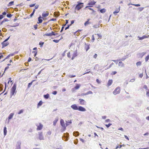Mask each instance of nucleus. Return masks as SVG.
<instances>
[{
    "label": "nucleus",
    "instance_id": "obj_15",
    "mask_svg": "<svg viewBox=\"0 0 149 149\" xmlns=\"http://www.w3.org/2000/svg\"><path fill=\"white\" fill-rule=\"evenodd\" d=\"M113 83V80L112 79H109L107 84V86L109 87L111 86Z\"/></svg>",
    "mask_w": 149,
    "mask_h": 149
},
{
    "label": "nucleus",
    "instance_id": "obj_56",
    "mask_svg": "<svg viewBox=\"0 0 149 149\" xmlns=\"http://www.w3.org/2000/svg\"><path fill=\"white\" fill-rule=\"evenodd\" d=\"M96 82L98 84H100L101 83V82L100 80H99L98 79H97L96 80Z\"/></svg>",
    "mask_w": 149,
    "mask_h": 149
},
{
    "label": "nucleus",
    "instance_id": "obj_9",
    "mask_svg": "<svg viewBox=\"0 0 149 149\" xmlns=\"http://www.w3.org/2000/svg\"><path fill=\"white\" fill-rule=\"evenodd\" d=\"M149 37V35H146L143 36L142 37H139V40H142L144 39L148 38Z\"/></svg>",
    "mask_w": 149,
    "mask_h": 149
},
{
    "label": "nucleus",
    "instance_id": "obj_3",
    "mask_svg": "<svg viewBox=\"0 0 149 149\" xmlns=\"http://www.w3.org/2000/svg\"><path fill=\"white\" fill-rule=\"evenodd\" d=\"M60 122L61 125L62 127V129L61 130V131L63 132L65 130V126L64 124V122L63 119H61Z\"/></svg>",
    "mask_w": 149,
    "mask_h": 149
},
{
    "label": "nucleus",
    "instance_id": "obj_7",
    "mask_svg": "<svg viewBox=\"0 0 149 149\" xmlns=\"http://www.w3.org/2000/svg\"><path fill=\"white\" fill-rule=\"evenodd\" d=\"M39 139L40 140H42L44 139V137L42 135V132H38Z\"/></svg>",
    "mask_w": 149,
    "mask_h": 149
},
{
    "label": "nucleus",
    "instance_id": "obj_28",
    "mask_svg": "<svg viewBox=\"0 0 149 149\" xmlns=\"http://www.w3.org/2000/svg\"><path fill=\"white\" fill-rule=\"evenodd\" d=\"M35 11H36V10L35 9H33V11L32 12V13L30 14V17L31 18V17L33 16L35 12Z\"/></svg>",
    "mask_w": 149,
    "mask_h": 149
},
{
    "label": "nucleus",
    "instance_id": "obj_46",
    "mask_svg": "<svg viewBox=\"0 0 149 149\" xmlns=\"http://www.w3.org/2000/svg\"><path fill=\"white\" fill-rule=\"evenodd\" d=\"M112 125V124L111 123H109L108 124H107V125H105V126H106L107 127V128H108L111 125Z\"/></svg>",
    "mask_w": 149,
    "mask_h": 149
},
{
    "label": "nucleus",
    "instance_id": "obj_50",
    "mask_svg": "<svg viewBox=\"0 0 149 149\" xmlns=\"http://www.w3.org/2000/svg\"><path fill=\"white\" fill-rule=\"evenodd\" d=\"M52 93L54 95H56L57 93V92L56 91H53Z\"/></svg>",
    "mask_w": 149,
    "mask_h": 149
},
{
    "label": "nucleus",
    "instance_id": "obj_34",
    "mask_svg": "<svg viewBox=\"0 0 149 149\" xmlns=\"http://www.w3.org/2000/svg\"><path fill=\"white\" fill-rule=\"evenodd\" d=\"M3 85L1 84H0V92L2 91L3 90Z\"/></svg>",
    "mask_w": 149,
    "mask_h": 149
},
{
    "label": "nucleus",
    "instance_id": "obj_36",
    "mask_svg": "<svg viewBox=\"0 0 149 149\" xmlns=\"http://www.w3.org/2000/svg\"><path fill=\"white\" fill-rule=\"evenodd\" d=\"M44 44V42H40L39 43V45H40V47H42L43 46V44Z\"/></svg>",
    "mask_w": 149,
    "mask_h": 149
},
{
    "label": "nucleus",
    "instance_id": "obj_17",
    "mask_svg": "<svg viewBox=\"0 0 149 149\" xmlns=\"http://www.w3.org/2000/svg\"><path fill=\"white\" fill-rule=\"evenodd\" d=\"M46 13H43L42 14V16L43 17H47V16H48V15H49L48 12L46 11Z\"/></svg>",
    "mask_w": 149,
    "mask_h": 149
},
{
    "label": "nucleus",
    "instance_id": "obj_1",
    "mask_svg": "<svg viewBox=\"0 0 149 149\" xmlns=\"http://www.w3.org/2000/svg\"><path fill=\"white\" fill-rule=\"evenodd\" d=\"M16 84H15L11 89V98L12 96L14 95L15 94L16 92Z\"/></svg>",
    "mask_w": 149,
    "mask_h": 149
},
{
    "label": "nucleus",
    "instance_id": "obj_37",
    "mask_svg": "<svg viewBox=\"0 0 149 149\" xmlns=\"http://www.w3.org/2000/svg\"><path fill=\"white\" fill-rule=\"evenodd\" d=\"M44 36H52V34H51V33H45V35H44Z\"/></svg>",
    "mask_w": 149,
    "mask_h": 149
},
{
    "label": "nucleus",
    "instance_id": "obj_18",
    "mask_svg": "<svg viewBox=\"0 0 149 149\" xmlns=\"http://www.w3.org/2000/svg\"><path fill=\"white\" fill-rule=\"evenodd\" d=\"M58 120V118L57 117L55 118V120L53 121V125H56V123Z\"/></svg>",
    "mask_w": 149,
    "mask_h": 149
},
{
    "label": "nucleus",
    "instance_id": "obj_43",
    "mask_svg": "<svg viewBox=\"0 0 149 149\" xmlns=\"http://www.w3.org/2000/svg\"><path fill=\"white\" fill-rule=\"evenodd\" d=\"M60 39L57 40L54 39L53 40V41L55 43H58Z\"/></svg>",
    "mask_w": 149,
    "mask_h": 149
},
{
    "label": "nucleus",
    "instance_id": "obj_4",
    "mask_svg": "<svg viewBox=\"0 0 149 149\" xmlns=\"http://www.w3.org/2000/svg\"><path fill=\"white\" fill-rule=\"evenodd\" d=\"M120 88L119 87H118L115 88L113 91V93L114 95H116L119 94L120 92Z\"/></svg>",
    "mask_w": 149,
    "mask_h": 149
},
{
    "label": "nucleus",
    "instance_id": "obj_2",
    "mask_svg": "<svg viewBox=\"0 0 149 149\" xmlns=\"http://www.w3.org/2000/svg\"><path fill=\"white\" fill-rule=\"evenodd\" d=\"M78 4L76 6L75 9L77 10H79L80 9L83 8L84 6V3L78 2Z\"/></svg>",
    "mask_w": 149,
    "mask_h": 149
},
{
    "label": "nucleus",
    "instance_id": "obj_27",
    "mask_svg": "<svg viewBox=\"0 0 149 149\" xmlns=\"http://www.w3.org/2000/svg\"><path fill=\"white\" fill-rule=\"evenodd\" d=\"M14 3V1H11L9 3H8V6L9 7V6H12V5H13Z\"/></svg>",
    "mask_w": 149,
    "mask_h": 149
},
{
    "label": "nucleus",
    "instance_id": "obj_39",
    "mask_svg": "<svg viewBox=\"0 0 149 149\" xmlns=\"http://www.w3.org/2000/svg\"><path fill=\"white\" fill-rule=\"evenodd\" d=\"M65 24H63V25L62 27V28L61 29V31H60V32H62V31H63V30L64 29V28L65 27Z\"/></svg>",
    "mask_w": 149,
    "mask_h": 149
},
{
    "label": "nucleus",
    "instance_id": "obj_20",
    "mask_svg": "<svg viewBox=\"0 0 149 149\" xmlns=\"http://www.w3.org/2000/svg\"><path fill=\"white\" fill-rule=\"evenodd\" d=\"M118 66L120 67H123L124 66V63L122 61H120L118 63Z\"/></svg>",
    "mask_w": 149,
    "mask_h": 149
},
{
    "label": "nucleus",
    "instance_id": "obj_48",
    "mask_svg": "<svg viewBox=\"0 0 149 149\" xmlns=\"http://www.w3.org/2000/svg\"><path fill=\"white\" fill-rule=\"evenodd\" d=\"M89 6H87L86 8H88L89 10H92L93 12H94V10L91 8L89 7Z\"/></svg>",
    "mask_w": 149,
    "mask_h": 149
},
{
    "label": "nucleus",
    "instance_id": "obj_32",
    "mask_svg": "<svg viewBox=\"0 0 149 149\" xmlns=\"http://www.w3.org/2000/svg\"><path fill=\"white\" fill-rule=\"evenodd\" d=\"M74 20H72L71 22V24L70 25H68V26L67 27H66V30L68 29L69 26H71L72 24H73V23H74Z\"/></svg>",
    "mask_w": 149,
    "mask_h": 149
},
{
    "label": "nucleus",
    "instance_id": "obj_51",
    "mask_svg": "<svg viewBox=\"0 0 149 149\" xmlns=\"http://www.w3.org/2000/svg\"><path fill=\"white\" fill-rule=\"evenodd\" d=\"M10 36L8 37L6 39H5L3 41L4 42H6L10 38Z\"/></svg>",
    "mask_w": 149,
    "mask_h": 149
},
{
    "label": "nucleus",
    "instance_id": "obj_21",
    "mask_svg": "<svg viewBox=\"0 0 149 149\" xmlns=\"http://www.w3.org/2000/svg\"><path fill=\"white\" fill-rule=\"evenodd\" d=\"M71 123L72 121L71 120L66 121V126H68V125L71 124Z\"/></svg>",
    "mask_w": 149,
    "mask_h": 149
},
{
    "label": "nucleus",
    "instance_id": "obj_41",
    "mask_svg": "<svg viewBox=\"0 0 149 149\" xmlns=\"http://www.w3.org/2000/svg\"><path fill=\"white\" fill-rule=\"evenodd\" d=\"M19 25V23H16L15 24V25H14L13 26H11V25H9V26H11V27H15L16 26H18Z\"/></svg>",
    "mask_w": 149,
    "mask_h": 149
},
{
    "label": "nucleus",
    "instance_id": "obj_58",
    "mask_svg": "<svg viewBox=\"0 0 149 149\" xmlns=\"http://www.w3.org/2000/svg\"><path fill=\"white\" fill-rule=\"evenodd\" d=\"M35 3L33 4H31L29 5V6L30 7H32L34 6H35Z\"/></svg>",
    "mask_w": 149,
    "mask_h": 149
},
{
    "label": "nucleus",
    "instance_id": "obj_62",
    "mask_svg": "<svg viewBox=\"0 0 149 149\" xmlns=\"http://www.w3.org/2000/svg\"><path fill=\"white\" fill-rule=\"evenodd\" d=\"M97 56V55L96 54H95L93 56V58H96Z\"/></svg>",
    "mask_w": 149,
    "mask_h": 149
},
{
    "label": "nucleus",
    "instance_id": "obj_60",
    "mask_svg": "<svg viewBox=\"0 0 149 149\" xmlns=\"http://www.w3.org/2000/svg\"><path fill=\"white\" fill-rule=\"evenodd\" d=\"M89 46H87V47L85 48L86 51H87L89 49Z\"/></svg>",
    "mask_w": 149,
    "mask_h": 149
},
{
    "label": "nucleus",
    "instance_id": "obj_16",
    "mask_svg": "<svg viewBox=\"0 0 149 149\" xmlns=\"http://www.w3.org/2000/svg\"><path fill=\"white\" fill-rule=\"evenodd\" d=\"M42 17H41L40 15L39 16V17H38V22H37L38 24H40L42 23V20L41 19Z\"/></svg>",
    "mask_w": 149,
    "mask_h": 149
},
{
    "label": "nucleus",
    "instance_id": "obj_6",
    "mask_svg": "<svg viewBox=\"0 0 149 149\" xmlns=\"http://www.w3.org/2000/svg\"><path fill=\"white\" fill-rule=\"evenodd\" d=\"M21 143V142L20 141H19L17 142L16 148L15 149H21L20 146Z\"/></svg>",
    "mask_w": 149,
    "mask_h": 149
},
{
    "label": "nucleus",
    "instance_id": "obj_59",
    "mask_svg": "<svg viewBox=\"0 0 149 149\" xmlns=\"http://www.w3.org/2000/svg\"><path fill=\"white\" fill-rule=\"evenodd\" d=\"M143 76V73H141L139 75V76L141 78Z\"/></svg>",
    "mask_w": 149,
    "mask_h": 149
},
{
    "label": "nucleus",
    "instance_id": "obj_11",
    "mask_svg": "<svg viewBox=\"0 0 149 149\" xmlns=\"http://www.w3.org/2000/svg\"><path fill=\"white\" fill-rule=\"evenodd\" d=\"M9 44V43L8 42H4L3 41L1 43V44L2 45V48H4V47H6Z\"/></svg>",
    "mask_w": 149,
    "mask_h": 149
},
{
    "label": "nucleus",
    "instance_id": "obj_54",
    "mask_svg": "<svg viewBox=\"0 0 149 149\" xmlns=\"http://www.w3.org/2000/svg\"><path fill=\"white\" fill-rule=\"evenodd\" d=\"M7 29L5 28H3L2 29V31L4 32H6L7 31Z\"/></svg>",
    "mask_w": 149,
    "mask_h": 149
},
{
    "label": "nucleus",
    "instance_id": "obj_26",
    "mask_svg": "<svg viewBox=\"0 0 149 149\" xmlns=\"http://www.w3.org/2000/svg\"><path fill=\"white\" fill-rule=\"evenodd\" d=\"M120 7H119L118 9L116 10L115 11L113 12V13L114 14H115L116 13H119L120 10Z\"/></svg>",
    "mask_w": 149,
    "mask_h": 149
},
{
    "label": "nucleus",
    "instance_id": "obj_12",
    "mask_svg": "<svg viewBox=\"0 0 149 149\" xmlns=\"http://www.w3.org/2000/svg\"><path fill=\"white\" fill-rule=\"evenodd\" d=\"M71 108L74 110H78V107H77V105L76 104H74L72 105L71 106Z\"/></svg>",
    "mask_w": 149,
    "mask_h": 149
},
{
    "label": "nucleus",
    "instance_id": "obj_33",
    "mask_svg": "<svg viewBox=\"0 0 149 149\" xmlns=\"http://www.w3.org/2000/svg\"><path fill=\"white\" fill-rule=\"evenodd\" d=\"M80 87V85L78 84H77L74 87L75 89L77 90L79 89Z\"/></svg>",
    "mask_w": 149,
    "mask_h": 149
},
{
    "label": "nucleus",
    "instance_id": "obj_10",
    "mask_svg": "<svg viewBox=\"0 0 149 149\" xmlns=\"http://www.w3.org/2000/svg\"><path fill=\"white\" fill-rule=\"evenodd\" d=\"M78 110L81 111H86V109L84 107L81 106L78 107Z\"/></svg>",
    "mask_w": 149,
    "mask_h": 149
},
{
    "label": "nucleus",
    "instance_id": "obj_8",
    "mask_svg": "<svg viewBox=\"0 0 149 149\" xmlns=\"http://www.w3.org/2000/svg\"><path fill=\"white\" fill-rule=\"evenodd\" d=\"M96 2L94 1H90L88 3V5L90 7H92L96 3Z\"/></svg>",
    "mask_w": 149,
    "mask_h": 149
},
{
    "label": "nucleus",
    "instance_id": "obj_52",
    "mask_svg": "<svg viewBox=\"0 0 149 149\" xmlns=\"http://www.w3.org/2000/svg\"><path fill=\"white\" fill-rule=\"evenodd\" d=\"M56 19L53 18L50 19V20H49V22L50 21H56Z\"/></svg>",
    "mask_w": 149,
    "mask_h": 149
},
{
    "label": "nucleus",
    "instance_id": "obj_25",
    "mask_svg": "<svg viewBox=\"0 0 149 149\" xmlns=\"http://www.w3.org/2000/svg\"><path fill=\"white\" fill-rule=\"evenodd\" d=\"M45 99H48L49 97V95L48 93H47L46 95H43Z\"/></svg>",
    "mask_w": 149,
    "mask_h": 149
},
{
    "label": "nucleus",
    "instance_id": "obj_29",
    "mask_svg": "<svg viewBox=\"0 0 149 149\" xmlns=\"http://www.w3.org/2000/svg\"><path fill=\"white\" fill-rule=\"evenodd\" d=\"M100 12L102 13H104L106 12V10L105 8H103L100 10Z\"/></svg>",
    "mask_w": 149,
    "mask_h": 149
},
{
    "label": "nucleus",
    "instance_id": "obj_24",
    "mask_svg": "<svg viewBox=\"0 0 149 149\" xmlns=\"http://www.w3.org/2000/svg\"><path fill=\"white\" fill-rule=\"evenodd\" d=\"M42 102L41 100L40 101L38 104L37 108H38L39 107L41 106L42 105Z\"/></svg>",
    "mask_w": 149,
    "mask_h": 149
},
{
    "label": "nucleus",
    "instance_id": "obj_19",
    "mask_svg": "<svg viewBox=\"0 0 149 149\" xmlns=\"http://www.w3.org/2000/svg\"><path fill=\"white\" fill-rule=\"evenodd\" d=\"M7 132V128L6 127H4L3 129V134L5 136L6 135Z\"/></svg>",
    "mask_w": 149,
    "mask_h": 149
},
{
    "label": "nucleus",
    "instance_id": "obj_40",
    "mask_svg": "<svg viewBox=\"0 0 149 149\" xmlns=\"http://www.w3.org/2000/svg\"><path fill=\"white\" fill-rule=\"evenodd\" d=\"M12 16V15L10 14H8L6 15V16L8 18L11 17Z\"/></svg>",
    "mask_w": 149,
    "mask_h": 149
},
{
    "label": "nucleus",
    "instance_id": "obj_64",
    "mask_svg": "<svg viewBox=\"0 0 149 149\" xmlns=\"http://www.w3.org/2000/svg\"><path fill=\"white\" fill-rule=\"evenodd\" d=\"M31 57H29L28 59V62H30L31 61Z\"/></svg>",
    "mask_w": 149,
    "mask_h": 149
},
{
    "label": "nucleus",
    "instance_id": "obj_14",
    "mask_svg": "<svg viewBox=\"0 0 149 149\" xmlns=\"http://www.w3.org/2000/svg\"><path fill=\"white\" fill-rule=\"evenodd\" d=\"M94 35L95 36V37L97 38V40L99 39H101L102 38L101 35L99 34H95Z\"/></svg>",
    "mask_w": 149,
    "mask_h": 149
},
{
    "label": "nucleus",
    "instance_id": "obj_35",
    "mask_svg": "<svg viewBox=\"0 0 149 149\" xmlns=\"http://www.w3.org/2000/svg\"><path fill=\"white\" fill-rule=\"evenodd\" d=\"M141 65V61L138 62L136 63V65L138 66H140Z\"/></svg>",
    "mask_w": 149,
    "mask_h": 149
},
{
    "label": "nucleus",
    "instance_id": "obj_63",
    "mask_svg": "<svg viewBox=\"0 0 149 149\" xmlns=\"http://www.w3.org/2000/svg\"><path fill=\"white\" fill-rule=\"evenodd\" d=\"M4 17V16H3V15H0V20L2 19Z\"/></svg>",
    "mask_w": 149,
    "mask_h": 149
},
{
    "label": "nucleus",
    "instance_id": "obj_53",
    "mask_svg": "<svg viewBox=\"0 0 149 149\" xmlns=\"http://www.w3.org/2000/svg\"><path fill=\"white\" fill-rule=\"evenodd\" d=\"M38 26V25L37 24L34 25V29L35 30L37 29Z\"/></svg>",
    "mask_w": 149,
    "mask_h": 149
},
{
    "label": "nucleus",
    "instance_id": "obj_61",
    "mask_svg": "<svg viewBox=\"0 0 149 149\" xmlns=\"http://www.w3.org/2000/svg\"><path fill=\"white\" fill-rule=\"evenodd\" d=\"M87 93V95L93 94V92L91 91H88Z\"/></svg>",
    "mask_w": 149,
    "mask_h": 149
},
{
    "label": "nucleus",
    "instance_id": "obj_22",
    "mask_svg": "<svg viewBox=\"0 0 149 149\" xmlns=\"http://www.w3.org/2000/svg\"><path fill=\"white\" fill-rule=\"evenodd\" d=\"M14 114L13 113H11L10 114L8 117V119L9 120L13 118Z\"/></svg>",
    "mask_w": 149,
    "mask_h": 149
},
{
    "label": "nucleus",
    "instance_id": "obj_44",
    "mask_svg": "<svg viewBox=\"0 0 149 149\" xmlns=\"http://www.w3.org/2000/svg\"><path fill=\"white\" fill-rule=\"evenodd\" d=\"M23 112V110L22 109L19 112H18V114H20L21 113H22Z\"/></svg>",
    "mask_w": 149,
    "mask_h": 149
},
{
    "label": "nucleus",
    "instance_id": "obj_49",
    "mask_svg": "<svg viewBox=\"0 0 149 149\" xmlns=\"http://www.w3.org/2000/svg\"><path fill=\"white\" fill-rule=\"evenodd\" d=\"M146 95L147 96L149 97V89L148 90V91H146Z\"/></svg>",
    "mask_w": 149,
    "mask_h": 149
},
{
    "label": "nucleus",
    "instance_id": "obj_23",
    "mask_svg": "<svg viewBox=\"0 0 149 149\" xmlns=\"http://www.w3.org/2000/svg\"><path fill=\"white\" fill-rule=\"evenodd\" d=\"M90 19H88L87 20V21H86L84 24V25L85 26H86L88 24H89L91 23L90 22H89V21L90 20Z\"/></svg>",
    "mask_w": 149,
    "mask_h": 149
},
{
    "label": "nucleus",
    "instance_id": "obj_38",
    "mask_svg": "<svg viewBox=\"0 0 149 149\" xmlns=\"http://www.w3.org/2000/svg\"><path fill=\"white\" fill-rule=\"evenodd\" d=\"M149 59V55H147L145 58V61L147 62Z\"/></svg>",
    "mask_w": 149,
    "mask_h": 149
},
{
    "label": "nucleus",
    "instance_id": "obj_55",
    "mask_svg": "<svg viewBox=\"0 0 149 149\" xmlns=\"http://www.w3.org/2000/svg\"><path fill=\"white\" fill-rule=\"evenodd\" d=\"M3 22H7V21H9V20L7 18H4L3 19Z\"/></svg>",
    "mask_w": 149,
    "mask_h": 149
},
{
    "label": "nucleus",
    "instance_id": "obj_42",
    "mask_svg": "<svg viewBox=\"0 0 149 149\" xmlns=\"http://www.w3.org/2000/svg\"><path fill=\"white\" fill-rule=\"evenodd\" d=\"M95 40L94 35H93L92 36V41L93 42H94Z\"/></svg>",
    "mask_w": 149,
    "mask_h": 149
},
{
    "label": "nucleus",
    "instance_id": "obj_45",
    "mask_svg": "<svg viewBox=\"0 0 149 149\" xmlns=\"http://www.w3.org/2000/svg\"><path fill=\"white\" fill-rule=\"evenodd\" d=\"M62 138L63 140L65 141V133H64L63 135V136Z\"/></svg>",
    "mask_w": 149,
    "mask_h": 149
},
{
    "label": "nucleus",
    "instance_id": "obj_31",
    "mask_svg": "<svg viewBox=\"0 0 149 149\" xmlns=\"http://www.w3.org/2000/svg\"><path fill=\"white\" fill-rule=\"evenodd\" d=\"M35 81V80H33L32 81H31V82H30V83H29L28 84V88H29L31 87V85H32V84L33 82L34 81Z\"/></svg>",
    "mask_w": 149,
    "mask_h": 149
},
{
    "label": "nucleus",
    "instance_id": "obj_47",
    "mask_svg": "<svg viewBox=\"0 0 149 149\" xmlns=\"http://www.w3.org/2000/svg\"><path fill=\"white\" fill-rule=\"evenodd\" d=\"M143 88L146 90H148V87L146 85H144L143 86Z\"/></svg>",
    "mask_w": 149,
    "mask_h": 149
},
{
    "label": "nucleus",
    "instance_id": "obj_5",
    "mask_svg": "<svg viewBox=\"0 0 149 149\" xmlns=\"http://www.w3.org/2000/svg\"><path fill=\"white\" fill-rule=\"evenodd\" d=\"M79 104L81 105H86V102L84 99L81 98L79 99Z\"/></svg>",
    "mask_w": 149,
    "mask_h": 149
},
{
    "label": "nucleus",
    "instance_id": "obj_57",
    "mask_svg": "<svg viewBox=\"0 0 149 149\" xmlns=\"http://www.w3.org/2000/svg\"><path fill=\"white\" fill-rule=\"evenodd\" d=\"M116 73H117V72L116 71H113L111 73V74L115 75L116 74Z\"/></svg>",
    "mask_w": 149,
    "mask_h": 149
},
{
    "label": "nucleus",
    "instance_id": "obj_30",
    "mask_svg": "<svg viewBox=\"0 0 149 149\" xmlns=\"http://www.w3.org/2000/svg\"><path fill=\"white\" fill-rule=\"evenodd\" d=\"M54 14L55 17H58L59 15V13L56 12H55L54 13Z\"/></svg>",
    "mask_w": 149,
    "mask_h": 149
},
{
    "label": "nucleus",
    "instance_id": "obj_13",
    "mask_svg": "<svg viewBox=\"0 0 149 149\" xmlns=\"http://www.w3.org/2000/svg\"><path fill=\"white\" fill-rule=\"evenodd\" d=\"M43 127V125L41 123H39V125L37 126V130H41Z\"/></svg>",
    "mask_w": 149,
    "mask_h": 149
}]
</instances>
